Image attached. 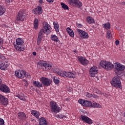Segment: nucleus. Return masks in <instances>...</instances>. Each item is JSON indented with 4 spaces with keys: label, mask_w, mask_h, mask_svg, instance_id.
<instances>
[{
    "label": "nucleus",
    "mask_w": 125,
    "mask_h": 125,
    "mask_svg": "<svg viewBox=\"0 0 125 125\" xmlns=\"http://www.w3.org/2000/svg\"><path fill=\"white\" fill-rule=\"evenodd\" d=\"M8 67V64L6 62H0V69L2 71H5V69Z\"/></svg>",
    "instance_id": "aec40b11"
},
{
    "label": "nucleus",
    "mask_w": 125,
    "mask_h": 125,
    "mask_svg": "<svg viewBox=\"0 0 125 125\" xmlns=\"http://www.w3.org/2000/svg\"><path fill=\"white\" fill-rule=\"evenodd\" d=\"M100 65L106 71H112L114 69V64L110 62L102 61L100 63Z\"/></svg>",
    "instance_id": "7ed1b4c3"
},
{
    "label": "nucleus",
    "mask_w": 125,
    "mask_h": 125,
    "mask_svg": "<svg viewBox=\"0 0 125 125\" xmlns=\"http://www.w3.org/2000/svg\"><path fill=\"white\" fill-rule=\"evenodd\" d=\"M76 26L78 28H82L83 25L81 23H76Z\"/></svg>",
    "instance_id": "a18cd8bd"
},
{
    "label": "nucleus",
    "mask_w": 125,
    "mask_h": 125,
    "mask_svg": "<svg viewBox=\"0 0 125 125\" xmlns=\"http://www.w3.org/2000/svg\"><path fill=\"white\" fill-rule=\"evenodd\" d=\"M2 83H1V79L0 78V84H1Z\"/></svg>",
    "instance_id": "13d9d810"
},
{
    "label": "nucleus",
    "mask_w": 125,
    "mask_h": 125,
    "mask_svg": "<svg viewBox=\"0 0 125 125\" xmlns=\"http://www.w3.org/2000/svg\"><path fill=\"white\" fill-rule=\"evenodd\" d=\"M124 116H125V113H124Z\"/></svg>",
    "instance_id": "0e129e2a"
},
{
    "label": "nucleus",
    "mask_w": 125,
    "mask_h": 125,
    "mask_svg": "<svg viewBox=\"0 0 125 125\" xmlns=\"http://www.w3.org/2000/svg\"><path fill=\"white\" fill-rule=\"evenodd\" d=\"M54 28L56 32H59L60 28H59V24L57 22H53Z\"/></svg>",
    "instance_id": "cd10ccee"
},
{
    "label": "nucleus",
    "mask_w": 125,
    "mask_h": 125,
    "mask_svg": "<svg viewBox=\"0 0 125 125\" xmlns=\"http://www.w3.org/2000/svg\"><path fill=\"white\" fill-rule=\"evenodd\" d=\"M0 43H1V44L3 43V39H2V38L0 37Z\"/></svg>",
    "instance_id": "09e8293b"
},
{
    "label": "nucleus",
    "mask_w": 125,
    "mask_h": 125,
    "mask_svg": "<svg viewBox=\"0 0 125 125\" xmlns=\"http://www.w3.org/2000/svg\"><path fill=\"white\" fill-rule=\"evenodd\" d=\"M34 28L37 30L38 29V27H39V20L38 19H35L34 22Z\"/></svg>",
    "instance_id": "7c9ffc66"
},
{
    "label": "nucleus",
    "mask_w": 125,
    "mask_h": 125,
    "mask_svg": "<svg viewBox=\"0 0 125 125\" xmlns=\"http://www.w3.org/2000/svg\"><path fill=\"white\" fill-rule=\"evenodd\" d=\"M91 105H92L91 102L85 100H84V104H83V106H84L85 107H91Z\"/></svg>",
    "instance_id": "bb28decb"
},
{
    "label": "nucleus",
    "mask_w": 125,
    "mask_h": 125,
    "mask_svg": "<svg viewBox=\"0 0 125 125\" xmlns=\"http://www.w3.org/2000/svg\"><path fill=\"white\" fill-rule=\"evenodd\" d=\"M57 118H58L59 119H62L63 118V115H62V114L58 115H57Z\"/></svg>",
    "instance_id": "de8ad7c7"
},
{
    "label": "nucleus",
    "mask_w": 125,
    "mask_h": 125,
    "mask_svg": "<svg viewBox=\"0 0 125 125\" xmlns=\"http://www.w3.org/2000/svg\"><path fill=\"white\" fill-rule=\"evenodd\" d=\"M39 125H47L46 123V120L43 117H41L39 119Z\"/></svg>",
    "instance_id": "393cba45"
},
{
    "label": "nucleus",
    "mask_w": 125,
    "mask_h": 125,
    "mask_svg": "<svg viewBox=\"0 0 125 125\" xmlns=\"http://www.w3.org/2000/svg\"><path fill=\"white\" fill-rule=\"evenodd\" d=\"M42 38H43V34L39 32L37 39V44L38 45L41 44V42H42Z\"/></svg>",
    "instance_id": "4be33fe9"
},
{
    "label": "nucleus",
    "mask_w": 125,
    "mask_h": 125,
    "mask_svg": "<svg viewBox=\"0 0 125 125\" xmlns=\"http://www.w3.org/2000/svg\"><path fill=\"white\" fill-rule=\"evenodd\" d=\"M31 88H33L32 90H35V89L34 88V87L31 86Z\"/></svg>",
    "instance_id": "bf43d9fd"
},
{
    "label": "nucleus",
    "mask_w": 125,
    "mask_h": 125,
    "mask_svg": "<svg viewBox=\"0 0 125 125\" xmlns=\"http://www.w3.org/2000/svg\"><path fill=\"white\" fill-rule=\"evenodd\" d=\"M85 96L87 98H91L92 97V94H91L90 93L86 92L85 93Z\"/></svg>",
    "instance_id": "4c0bfd02"
},
{
    "label": "nucleus",
    "mask_w": 125,
    "mask_h": 125,
    "mask_svg": "<svg viewBox=\"0 0 125 125\" xmlns=\"http://www.w3.org/2000/svg\"><path fill=\"white\" fill-rule=\"evenodd\" d=\"M68 2L70 5L76 6L77 7H82L83 3L79 0H68Z\"/></svg>",
    "instance_id": "9b49d317"
},
{
    "label": "nucleus",
    "mask_w": 125,
    "mask_h": 125,
    "mask_svg": "<svg viewBox=\"0 0 125 125\" xmlns=\"http://www.w3.org/2000/svg\"><path fill=\"white\" fill-rule=\"evenodd\" d=\"M51 39L52 41H53V42H59V39H58V37L55 35H52L51 36Z\"/></svg>",
    "instance_id": "c85d7f7f"
},
{
    "label": "nucleus",
    "mask_w": 125,
    "mask_h": 125,
    "mask_svg": "<svg viewBox=\"0 0 125 125\" xmlns=\"http://www.w3.org/2000/svg\"><path fill=\"white\" fill-rule=\"evenodd\" d=\"M0 104L6 107L8 105V99L0 94Z\"/></svg>",
    "instance_id": "f8f14e48"
},
{
    "label": "nucleus",
    "mask_w": 125,
    "mask_h": 125,
    "mask_svg": "<svg viewBox=\"0 0 125 125\" xmlns=\"http://www.w3.org/2000/svg\"><path fill=\"white\" fill-rule=\"evenodd\" d=\"M51 111L52 113H59L61 110V108L58 106V104L53 101L50 102Z\"/></svg>",
    "instance_id": "0eeeda50"
},
{
    "label": "nucleus",
    "mask_w": 125,
    "mask_h": 125,
    "mask_svg": "<svg viewBox=\"0 0 125 125\" xmlns=\"http://www.w3.org/2000/svg\"><path fill=\"white\" fill-rule=\"evenodd\" d=\"M110 83H111V85H112L113 87L122 89V83H121V80H120V78L117 76L114 77L112 78Z\"/></svg>",
    "instance_id": "423d86ee"
},
{
    "label": "nucleus",
    "mask_w": 125,
    "mask_h": 125,
    "mask_svg": "<svg viewBox=\"0 0 125 125\" xmlns=\"http://www.w3.org/2000/svg\"><path fill=\"white\" fill-rule=\"evenodd\" d=\"M4 12H5V9L0 5V16L3 15L4 14Z\"/></svg>",
    "instance_id": "f704fd0d"
},
{
    "label": "nucleus",
    "mask_w": 125,
    "mask_h": 125,
    "mask_svg": "<svg viewBox=\"0 0 125 125\" xmlns=\"http://www.w3.org/2000/svg\"><path fill=\"white\" fill-rule=\"evenodd\" d=\"M39 33H41L42 35L44 34H46V35L50 34L51 33V26L47 22L45 23L43 28L41 29Z\"/></svg>",
    "instance_id": "6e6552de"
},
{
    "label": "nucleus",
    "mask_w": 125,
    "mask_h": 125,
    "mask_svg": "<svg viewBox=\"0 0 125 125\" xmlns=\"http://www.w3.org/2000/svg\"><path fill=\"white\" fill-rule=\"evenodd\" d=\"M91 107H92L93 108H101V105L99 104L94 103L92 104Z\"/></svg>",
    "instance_id": "72a5a7b5"
},
{
    "label": "nucleus",
    "mask_w": 125,
    "mask_h": 125,
    "mask_svg": "<svg viewBox=\"0 0 125 125\" xmlns=\"http://www.w3.org/2000/svg\"><path fill=\"white\" fill-rule=\"evenodd\" d=\"M103 26L104 28V29H106V30H109V29H110V28H111L110 24L109 22H107L106 23H104L103 24Z\"/></svg>",
    "instance_id": "473e14b6"
},
{
    "label": "nucleus",
    "mask_w": 125,
    "mask_h": 125,
    "mask_svg": "<svg viewBox=\"0 0 125 125\" xmlns=\"http://www.w3.org/2000/svg\"><path fill=\"white\" fill-rule=\"evenodd\" d=\"M61 5L62 6V8L64 9V10H69V7L68 6V5H66V4L62 2L61 3Z\"/></svg>",
    "instance_id": "2f4dec72"
},
{
    "label": "nucleus",
    "mask_w": 125,
    "mask_h": 125,
    "mask_svg": "<svg viewBox=\"0 0 125 125\" xmlns=\"http://www.w3.org/2000/svg\"><path fill=\"white\" fill-rule=\"evenodd\" d=\"M92 97L93 98H98V97H99V96H97V95L92 94Z\"/></svg>",
    "instance_id": "49530a36"
},
{
    "label": "nucleus",
    "mask_w": 125,
    "mask_h": 125,
    "mask_svg": "<svg viewBox=\"0 0 125 125\" xmlns=\"http://www.w3.org/2000/svg\"><path fill=\"white\" fill-rule=\"evenodd\" d=\"M74 52H75V53H77V51H74Z\"/></svg>",
    "instance_id": "680f3d73"
},
{
    "label": "nucleus",
    "mask_w": 125,
    "mask_h": 125,
    "mask_svg": "<svg viewBox=\"0 0 125 125\" xmlns=\"http://www.w3.org/2000/svg\"><path fill=\"white\" fill-rule=\"evenodd\" d=\"M18 97L19 99H20V100H22L23 101H25V98H24V94H22V96L19 95Z\"/></svg>",
    "instance_id": "58836bf2"
},
{
    "label": "nucleus",
    "mask_w": 125,
    "mask_h": 125,
    "mask_svg": "<svg viewBox=\"0 0 125 125\" xmlns=\"http://www.w3.org/2000/svg\"><path fill=\"white\" fill-rule=\"evenodd\" d=\"M0 59H2V60H4V59H5V57H4L3 55L0 53Z\"/></svg>",
    "instance_id": "c03bdc74"
},
{
    "label": "nucleus",
    "mask_w": 125,
    "mask_h": 125,
    "mask_svg": "<svg viewBox=\"0 0 125 125\" xmlns=\"http://www.w3.org/2000/svg\"><path fill=\"white\" fill-rule=\"evenodd\" d=\"M32 83L34 86H36V87H39V88H41V87H42V83H41V82L37 81H34L32 82Z\"/></svg>",
    "instance_id": "5701e85b"
},
{
    "label": "nucleus",
    "mask_w": 125,
    "mask_h": 125,
    "mask_svg": "<svg viewBox=\"0 0 125 125\" xmlns=\"http://www.w3.org/2000/svg\"><path fill=\"white\" fill-rule=\"evenodd\" d=\"M78 61L81 63L82 65L83 66H87L89 64V61L87 60L85 58L82 56H78Z\"/></svg>",
    "instance_id": "dca6fc26"
},
{
    "label": "nucleus",
    "mask_w": 125,
    "mask_h": 125,
    "mask_svg": "<svg viewBox=\"0 0 125 125\" xmlns=\"http://www.w3.org/2000/svg\"><path fill=\"white\" fill-rule=\"evenodd\" d=\"M119 43H120V41H119V40H116L115 41L116 45H119Z\"/></svg>",
    "instance_id": "3c124183"
},
{
    "label": "nucleus",
    "mask_w": 125,
    "mask_h": 125,
    "mask_svg": "<svg viewBox=\"0 0 125 125\" xmlns=\"http://www.w3.org/2000/svg\"><path fill=\"white\" fill-rule=\"evenodd\" d=\"M39 2H40V3L42 4V3H43L44 2H43V0H39Z\"/></svg>",
    "instance_id": "6e6d98bb"
},
{
    "label": "nucleus",
    "mask_w": 125,
    "mask_h": 125,
    "mask_svg": "<svg viewBox=\"0 0 125 125\" xmlns=\"http://www.w3.org/2000/svg\"><path fill=\"white\" fill-rule=\"evenodd\" d=\"M66 31L71 38H74V37H75V33H74V31H73V30L71 29L70 27H68L66 29Z\"/></svg>",
    "instance_id": "a878e982"
},
{
    "label": "nucleus",
    "mask_w": 125,
    "mask_h": 125,
    "mask_svg": "<svg viewBox=\"0 0 125 125\" xmlns=\"http://www.w3.org/2000/svg\"><path fill=\"white\" fill-rule=\"evenodd\" d=\"M38 65L41 66V67H44L45 68V66L46 65V62L43 61H40L38 62Z\"/></svg>",
    "instance_id": "c756f323"
},
{
    "label": "nucleus",
    "mask_w": 125,
    "mask_h": 125,
    "mask_svg": "<svg viewBox=\"0 0 125 125\" xmlns=\"http://www.w3.org/2000/svg\"><path fill=\"white\" fill-rule=\"evenodd\" d=\"M40 82L43 86H49L52 81L47 78L42 77L40 78Z\"/></svg>",
    "instance_id": "9d476101"
},
{
    "label": "nucleus",
    "mask_w": 125,
    "mask_h": 125,
    "mask_svg": "<svg viewBox=\"0 0 125 125\" xmlns=\"http://www.w3.org/2000/svg\"><path fill=\"white\" fill-rule=\"evenodd\" d=\"M33 13L36 15L42 14V8L40 6H38L35 9L33 10Z\"/></svg>",
    "instance_id": "f3484780"
},
{
    "label": "nucleus",
    "mask_w": 125,
    "mask_h": 125,
    "mask_svg": "<svg viewBox=\"0 0 125 125\" xmlns=\"http://www.w3.org/2000/svg\"><path fill=\"white\" fill-rule=\"evenodd\" d=\"M46 1L50 3L53 2V1H54V0H46Z\"/></svg>",
    "instance_id": "5fc2aeb1"
},
{
    "label": "nucleus",
    "mask_w": 125,
    "mask_h": 125,
    "mask_svg": "<svg viewBox=\"0 0 125 125\" xmlns=\"http://www.w3.org/2000/svg\"><path fill=\"white\" fill-rule=\"evenodd\" d=\"M62 119L65 120V119H68V116L67 115H62Z\"/></svg>",
    "instance_id": "603ef678"
},
{
    "label": "nucleus",
    "mask_w": 125,
    "mask_h": 125,
    "mask_svg": "<svg viewBox=\"0 0 125 125\" xmlns=\"http://www.w3.org/2000/svg\"><path fill=\"white\" fill-rule=\"evenodd\" d=\"M53 72L54 73L58 74L59 76L63 77V78H67V77L72 79H75V78H76V72H69L66 71H62V70H61L58 68H55Z\"/></svg>",
    "instance_id": "f257e3e1"
},
{
    "label": "nucleus",
    "mask_w": 125,
    "mask_h": 125,
    "mask_svg": "<svg viewBox=\"0 0 125 125\" xmlns=\"http://www.w3.org/2000/svg\"><path fill=\"white\" fill-rule=\"evenodd\" d=\"M14 47L18 51H24L26 49V47L24 45V41L22 38L16 39V43L14 44Z\"/></svg>",
    "instance_id": "f03ea898"
},
{
    "label": "nucleus",
    "mask_w": 125,
    "mask_h": 125,
    "mask_svg": "<svg viewBox=\"0 0 125 125\" xmlns=\"http://www.w3.org/2000/svg\"><path fill=\"white\" fill-rule=\"evenodd\" d=\"M1 48V47H0V49Z\"/></svg>",
    "instance_id": "e2e57ef3"
},
{
    "label": "nucleus",
    "mask_w": 125,
    "mask_h": 125,
    "mask_svg": "<svg viewBox=\"0 0 125 125\" xmlns=\"http://www.w3.org/2000/svg\"><path fill=\"white\" fill-rule=\"evenodd\" d=\"M15 76H17L18 79H24L25 77L28 79H31V75L27 73L26 71L23 70H19L15 71Z\"/></svg>",
    "instance_id": "20e7f679"
},
{
    "label": "nucleus",
    "mask_w": 125,
    "mask_h": 125,
    "mask_svg": "<svg viewBox=\"0 0 125 125\" xmlns=\"http://www.w3.org/2000/svg\"><path fill=\"white\" fill-rule=\"evenodd\" d=\"M33 55H34V56H36V55H37V53L36 52H33L32 53Z\"/></svg>",
    "instance_id": "4d7b16f0"
},
{
    "label": "nucleus",
    "mask_w": 125,
    "mask_h": 125,
    "mask_svg": "<svg viewBox=\"0 0 125 125\" xmlns=\"http://www.w3.org/2000/svg\"><path fill=\"white\" fill-rule=\"evenodd\" d=\"M5 1L8 3H10V2H12V0H5Z\"/></svg>",
    "instance_id": "864d4df0"
},
{
    "label": "nucleus",
    "mask_w": 125,
    "mask_h": 125,
    "mask_svg": "<svg viewBox=\"0 0 125 125\" xmlns=\"http://www.w3.org/2000/svg\"><path fill=\"white\" fill-rule=\"evenodd\" d=\"M86 21L88 24H94V23H95L93 18L89 16L86 18Z\"/></svg>",
    "instance_id": "b1692460"
},
{
    "label": "nucleus",
    "mask_w": 125,
    "mask_h": 125,
    "mask_svg": "<svg viewBox=\"0 0 125 125\" xmlns=\"http://www.w3.org/2000/svg\"><path fill=\"white\" fill-rule=\"evenodd\" d=\"M4 125V120H3L2 118H0V125Z\"/></svg>",
    "instance_id": "37998d69"
},
{
    "label": "nucleus",
    "mask_w": 125,
    "mask_h": 125,
    "mask_svg": "<svg viewBox=\"0 0 125 125\" xmlns=\"http://www.w3.org/2000/svg\"><path fill=\"white\" fill-rule=\"evenodd\" d=\"M53 80L54 83L57 84H58V83H60V81H59V80H58L57 78H56V77H54L53 78Z\"/></svg>",
    "instance_id": "e433bc0d"
},
{
    "label": "nucleus",
    "mask_w": 125,
    "mask_h": 125,
    "mask_svg": "<svg viewBox=\"0 0 125 125\" xmlns=\"http://www.w3.org/2000/svg\"><path fill=\"white\" fill-rule=\"evenodd\" d=\"M89 74L92 78H94L98 74V69L96 66H93L89 69Z\"/></svg>",
    "instance_id": "ddd939ff"
},
{
    "label": "nucleus",
    "mask_w": 125,
    "mask_h": 125,
    "mask_svg": "<svg viewBox=\"0 0 125 125\" xmlns=\"http://www.w3.org/2000/svg\"><path fill=\"white\" fill-rule=\"evenodd\" d=\"M114 67V72L117 75H122V71H125V65L119 62H115Z\"/></svg>",
    "instance_id": "39448f33"
},
{
    "label": "nucleus",
    "mask_w": 125,
    "mask_h": 125,
    "mask_svg": "<svg viewBox=\"0 0 125 125\" xmlns=\"http://www.w3.org/2000/svg\"><path fill=\"white\" fill-rule=\"evenodd\" d=\"M31 114L34 116V117H35L36 119H40V112L38 111L37 110H31Z\"/></svg>",
    "instance_id": "412c9836"
},
{
    "label": "nucleus",
    "mask_w": 125,
    "mask_h": 125,
    "mask_svg": "<svg viewBox=\"0 0 125 125\" xmlns=\"http://www.w3.org/2000/svg\"><path fill=\"white\" fill-rule=\"evenodd\" d=\"M106 38L107 39H110L112 38V33L110 30L107 31L106 32Z\"/></svg>",
    "instance_id": "c9c22d12"
},
{
    "label": "nucleus",
    "mask_w": 125,
    "mask_h": 125,
    "mask_svg": "<svg viewBox=\"0 0 125 125\" xmlns=\"http://www.w3.org/2000/svg\"><path fill=\"white\" fill-rule=\"evenodd\" d=\"M80 119L83 121V122H85V123H86L87 124H92V121L90 118L87 117V116L81 115L80 117Z\"/></svg>",
    "instance_id": "a211bd4d"
},
{
    "label": "nucleus",
    "mask_w": 125,
    "mask_h": 125,
    "mask_svg": "<svg viewBox=\"0 0 125 125\" xmlns=\"http://www.w3.org/2000/svg\"><path fill=\"white\" fill-rule=\"evenodd\" d=\"M58 34L59 35V36H60V37H61V34H60V33H59Z\"/></svg>",
    "instance_id": "052dcab7"
},
{
    "label": "nucleus",
    "mask_w": 125,
    "mask_h": 125,
    "mask_svg": "<svg viewBox=\"0 0 125 125\" xmlns=\"http://www.w3.org/2000/svg\"><path fill=\"white\" fill-rule=\"evenodd\" d=\"M51 67H52V64L46 63V65L45 66V69H46V68H51Z\"/></svg>",
    "instance_id": "a19ab883"
},
{
    "label": "nucleus",
    "mask_w": 125,
    "mask_h": 125,
    "mask_svg": "<svg viewBox=\"0 0 125 125\" xmlns=\"http://www.w3.org/2000/svg\"><path fill=\"white\" fill-rule=\"evenodd\" d=\"M94 91H95V93H97L98 94H101V95H104V96H105L104 93H102L101 92V91H100V90H95Z\"/></svg>",
    "instance_id": "ea45409f"
},
{
    "label": "nucleus",
    "mask_w": 125,
    "mask_h": 125,
    "mask_svg": "<svg viewBox=\"0 0 125 125\" xmlns=\"http://www.w3.org/2000/svg\"><path fill=\"white\" fill-rule=\"evenodd\" d=\"M0 91L4 93H9L10 92V89L7 85L2 83L0 84Z\"/></svg>",
    "instance_id": "4468645a"
},
{
    "label": "nucleus",
    "mask_w": 125,
    "mask_h": 125,
    "mask_svg": "<svg viewBox=\"0 0 125 125\" xmlns=\"http://www.w3.org/2000/svg\"><path fill=\"white\" fill-rule=\"evenodd\" d=\"M23 83H26L25 86L28 85L29 83H28V82H27V80H23Z\"/></svg>",
    "instance_id": "8fccbe9b"
},
{
    "label": "nucleus",
    "mask_w": 125,
    "mask_h": 125,
    "mask_svg": "<svg viewBox=\"0 0 125 125\" xmlns=\"http://www.w3.org/2000/svg\"><path fill=\"white\" fill-rule=\"evenodd\" d=\"M77 32L79 33V35L80 37V38H81V39H87L88 38V34L86 32L81 30L80 29H77Z\"/></svg>",
    "instance_id": "2eb2a0df"
},
{
    "label": "nucleus",
    "mask_w": 125,
    "mask_h": 125,
    "mask_svg": "<svg viewBox=\"0 0 125 125\" xmlns=\"http://www.w3.org/2000/svg\"><path fill=\"white\" fill-rule=\"evenodd\" d=\"M18 118L21 121H25L27 119V116H26V114H25L23 112H19L18 113Z\"/></svg>",
    "instance_id": "6ab92c4d"
},
{
    "label": "nucleus",
    "mask_w": 125,
    "mask_h": 125,
    "mask_svg": "<svg viewBox=\"0 0 125 125\" xmlns=\"http://www.w3.org/2000/svg\"><path fill=\"white\" fill-rule=\"evenodd\" d=\"M26 17H27V14L25 12L20 11L16 17V20L17 21H23L26 19Z\"/></svg>",
    "instance_id": "1a4fd4ad"
},
{
    "label": "nucleus",
    "mask_w": 125,
    "mask_h": 125,
    "mask_svg": "<svg viewBox=\"0 0 125 125\" xmlns=\"http://www.w3.org/2000/svg\"><path fill=\"white\" fill-rule=\"evenodd\" d=\"M78 103L80 104H81V105H83V104H84V100L83 101V100H79Z\"/></svg>",
    "instance_id": "79ce46f5"
}]
</instances>
